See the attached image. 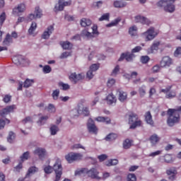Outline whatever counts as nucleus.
Returning a JSON list of instances; mask_svg holds the SVG:
<instances>
[{"mask_svg":"<svg viewBox=\"0 0 181 181\" xmlns=\"http://www.w3.org/2000/svg\"><path fill=\"white\" fill-rule=\"evenodd\" d=\"M181 106L177 109H169L168 110V118L167 124L168 127H173L175 124H177L180 121Z\"/></svg>","mask_w":181,"mask_h":181,"instance_id":"nucleus-1","label":"nucleus"},{"mask_svg":"<svg viewBox=\"0 0 181 181\" xmlns=\"http://www.w3.org/2000/svg\"><path fill=\"white\" fill-rule=\"evenodd\" d=\"M175 1L176 0H160L157 3V6L163 8L165 12L173 13L176 9L175 6L173 5V3L175 2Z\"/></svg>","mask_w":181,"mask_h":181,"instance_id":"nucleus-2","label":"nucleus"},{"mask_svg":"<svg viewBox=\"0 0 181 181\" xmlns=\"http://www.w3.org/2000/svg\"><path fill=\"white\" fill-rule=\"evenodd\" d=\"M129 124L131 125L130 129H135L137 127L142 125V121L138 118V115L130 113L129 115Z\"/></svg>","mask_w":181,"mask_h":181,"instance_id":"nucleus-3","label":"nucleus"},{"mask_svg":"<svg viewBox=\"0 0 181 181\" xmlns=\"http://www.w3.org/2000/svg\"><path fill=\"white\" fill-rule=\"evenodd\" d=\"M53 170H54L56 174V178L54 181L60 180L62 175H63V167H62V162L60 161V160L57 159L56 160L53 166Z\"/></svg>","mask_w":181,"mask_h":181,"instance_id":"nucleus-4","label":"nucleus"},{"mask_svg":"<svg viewBox=\"0 0 181 181\" xmlns=\"http://www.w3.org/2000/svg\"><path fill=\"white\" fill-rule=\"evenodd\" d=\"M158 35V33L155 31L154 28H150L146 32L141 34V36L145 39L146 42H149V40H153L155 37Z\"/></svg>","mask_w":181,"mask_h":181,"instance_id":"nucleus-5","label":"nucleus"},{"mask_svg":"<svg viewBox=\"0 0 181 181\" xmlns=\"http://www.w3.org/2000/svg\"><path fill=\"white\" fill-rule=\"evenodd\" d=\"M83 158V154L78 153H69L65 156L69 163H73L76 160H81Z\"/></svg>","mask_w":181,"mask_h":181,"instance_id":"nucleus-6","label":"nucleus"},{"mask_svg":"<svg viewBox=\"0 0 181 181\" xmlns=\"http://www.w3.org/2000/svg\"><path fill=\"white\" fill-rule=\"evenodd\" d=\"M71 5V1H65L64 0H59L58 4L55 5L54 11L59 12L64 9V6H70Z\"/></svg>","mask_w":181,"mask_h":181,"instance_id":"nucleus-7","label":"nucleus"},{"mask_svg":"<svg viewBox=\"0 0 181 181\" xmlns=\"http://www.w3.org/2000/svg\"><path fill=\"white\" fill-rule=\"evenodd\" d=\"M16 110V105H11L6 106L4 109L0 110V115L1 117H6L8 114H11V112H13Z\"/></svg>","mask_w":181,"mask_h":181,"instance_id":"nucleus-8","label":"nucleus"},{"mask_svg":"<svg viewBox=\"0 0 181 181\" xmlns=\"http://www.w3.org/2000/svg\"><path fill=\"white\" fill-rule=\"evenodd\" d=\"M166 175L168 176L169 180H175L176 175H177V170L175 167H171L166 170Z\"/></svg>","mask_w":181,"mask_h":181,"instance_id":"nucleus-9","label":"nucleus"},{"mask_svg":"<svg viewBox=\"0 0 181 181\" xmlns=\"http://www.w3.org/2000/svg\"><path fill=\"white\" fill-rule=\"evenodd\" d=\"M85 76L84 74H76V72L71 74L69 76V80L71 81H74V83L76 84L77 81H80V80H83Z\"/></svg>","mask_w":181,"mask_h":181,"instance_id":"nucleus-10","label":"nucleus"},{"mask_svg":"<svg viewBox=\"0 0 181 181\" xmlns=\"http://www.w3.org/2000/svg\"><path fill=\"white\" fill-rule=\"evenodd\" d=\"M125 59L127 62H132L134 59H135V54H132V52H126L121 54V57L119 59V62H122V60Z\"/></svg>","mask_w":181,"mask_h":181,"instance_id":"nucleus-11","label":"nucleus"},{"mask_svg":"<svg viewBox=\"0 0 181 181\" xmlns=\"http://www.w3.org/2000/svg\"><path fill=\"white\" fill-rule=\"evenodd\" d=\"M134 22H136V23H142V25H151L149 19L141 16H135Z\"/></svg>","mask_w":181,"mask_h":181,"instance_id":"nucleus-12","label":"nucleus"},{"mask_svg":"<svg viewBox=\"0 0 181 181\" xmlns=\"http://www.w3.org/2000/svg\"><path fill=\"white\" fill-rule=\"evenodd\" d=\"M117 93L118 94V100L120 103H125L128 98V93L121 89H117Z\"/></svg>","mask_w":181,"mask_h":181,"instance_id":"nucleus-13","label":"nucleus"},{"mask_svg":"<svg viewBox=\"0 0 181 181\" xmlns=\"http://www.w3.org/2000/svg\"><path fill=\"white\" fill-rule=\"evenodd\" d=\"M86 173L89 177H91V179H97L98 180H100V179H101V177L98 176V173H100L95 168H92L86 172Z\"/></svg>","mask_w":181,"mask_h":181,"instance_id":"nucleus-14","label":"nucleus"},{"mask_svg":"<svg viewBox=\"0 0 181 181\" xmlns=\"http://www.w3.org/2000/svg\"><path fill=\"white\" fill-rule=\"evenodd\" d=\"M173 63V61H172V58L169 57H164L160 62V67H170Z\"/></svg>","mask_w":181,"mask_h":181,"instance_id":"nucleus-15","label":"nucleus"},{"mask_svg":"<svg viewBox=\"0 0 181 181\" xmlns=\"http://www.w3.org/2000/svg\"><path fill=\"white\" fill-rule=\"evenodd\" d=\"M34 155H37L40 159H45L46 156V149L43 148H37L34 151Z\"/></svg>","mask_w":181,"mask_h":181,"instance_id":"nucleus-16","label":"nucleus"},{"mask_svg":"<svg viewBox=\"0 0 181 181\" xmlns=\"http://www.w3.org/2000/svg\"><path fill=\"white\" fill-rule=\"evenodd\" d=\"M92 33L87 31L86 30H84L82 31V35L86 36V37H93V35H97L98 32L97 31V25H93L92 27Z\"/></svg>","mask_w":181,"mask_h":181,"instance_id":"nucleus-17","label":"nucleus"},{"mask_svg":"<svg viewBox=\"0 0 181 181\" xmlns=\"http://www.w3.org/2000/svg\"><path fill=\"white\" fill-rule=\"evenodd\" d=\"M88 129L89 132H92L93 134H97V131H98L97 127L94 124V121L91 119H89L88 121Z\"/></svg>","mask_w":181,"mask_h":181,"instance_id":"nucleus-18","label":"nucleus"},{"mask_svg":"<svg viewBox=\"0 0 181 181\" xmlns=\"http://www.w3.org/2000/svg\"><path fill=\"white\" fill-rule=\"evenodd\" d=\"M54 30V28L53 27V25H49L42 35V39H49V37H50V35L53 33Z\"/></svg>","mask_w":181,"mask_h":181,"instance_id":"nucleus-19","label":"nucleus"},{"mask_svg":"<svg viewBox=\"0 0 181 181\" xmlns=\"http://www.w3.org/2000/svg\"><path fill=\"white\" fill-rule=\"evenodd\" d=\"M25 9H26V6H25L24 4H18L17 7L13 9V13H14V15L22 13V12H25Z\"/></svg>","mask_w":181,"mask_h":181,"instance_id":"nucleus-20","label":"nucleus"},{"mask_svg":"<svg viewBox=\"0 0 181 181\" xmlns=\"http://www.w3.org/2000/svg\"><path fill=\"white\" fill-rule=\"evenodd\" d=\"M106 101L109 105H112V104H115V103H117V97H115V95L111 93L107 96Z\"/></svg>","mask_w":181,"mask_h":181,"instance_id":"nucleus-21","label":"nucleus"},{"mask_svg":"<svg viewBox=\"0 0 181 181\" xmlns=\"http://www.w3.org/2000/svg\"><path fill=\"white\" fill-rule=\"evenodd\" d=\"M113 6L115 8H125V6H127V2L119 1V0H116L113 2Z\"/></svg>","mask_w":181,"mask_h":181,"instance_id":"nucleus-22","label":"nucleus"},{"mask_svg":"<svg viewBox=\"0 0 181 181\" xmlns=\"http://www.w3.org/2000/svg\"><path fill=\"white\" fill-rule=\"evenodd\" d=\"M12 60L13 63L17 66H21L23 63V58L21 55L13 57Z\"/></svg>","mask_w":181,"mask_h":181,"instance_id":"nucleus-23","label":"nucleus"},{"mask_svg":"<svg viewBox=\"0 0 181 181\" xmlns=\"http://www.w3.org/2000/svg\"><path fill=\"white\" fill-rule=\"evenodd\" d=\"M11 43H13V40L11 37L10 34H7L5 39L3 41L4 46H10Z\"/></svg>","mask_w":181,"mask_h":181,"instance_id":"nucleus-24","label":"nucleus"},{"mask_svg":"<svg viewBox=\"0 0 181 181\" xmlns=\"http://www.w3.org/2000/svg\"><path fill=\"white\" fill-rule=\"evenodd\" d=\"M60 45L62 49H64L65 50H70V49L73 47V44L69 41L61 42Z\"/></svg>","mask_w":181,"mask_h":181,"instance_id":"nucleus-25","label":"nucleus"},{"mask_svg":"<svg viewBox=\"0 0 181 181\" xmlns=\"http://www.w3.org/2000/svg\"><path fill=\"white\" fill-rule=\"evenodd\" d=\"M39 172V168L35 166H32L28 168V173L25 175V177H29L31 175H35V173Z\"/></svg>","mask_w":181,"mask_h":181,"instance_id":"nucleus-26","label":"nucleus"},{"mask_svg":"<svg viewBox=\"0 0 181 181\" xmlns=\"http://www.w3.org/2000/svg\"><path fill=\"white\" fill-rule=\"evenodd\" d=\"M149 141L151 145H156L160 141V137L158 136L157 134H153L150 136Z\"/></svg>","mask_w":181,"mask_h":181,"instance_id":"nucleus-27","label":"nucleus"},{"mask_svg":"<svg viewBox=\"0 0 181 181\" xmlns=\"http://www.w3.org/2000/svg\"><path fill=\"white\" fill-rule=\"evenodd\" d=\"M159 46H160V42H158V41L154 42L148 51L149 53H153L155 52V50L156 51L158 50Z\"/></svg>","mask_w":181,"mask_h":181,"instance_id":"nucleus-28","label":"nucleus"},{"mask_svg":"<svg viewBox=\"0 0 181 181\" xmlns=\"http://www.w3.org/2000/svg\"><path fill=\"white\" fill-rule=\"evenodd\" d=\"M95 119V121H98V122H105V124H111V119L107 117H98Z\"/></svg>","mask_w":181,"mask_h":181,"instance_id":"nucleus-29","label":"nucleus"},{"mask_svg":"<svg viewBox=\"0 0 181 181\" xmlns=\"http://www.w3.org/2000/svg\"><path fill=\"white\" fill-rule=\"evenodd\" d=\"M145 119L147 124L150 125H153V120L152 119V115H151V112H147L145 115Z\"/></svg>","mask_w":181,"mask_h":181,"instance_id":"nucleus-30","label":"nucleus"},{"mask_svg":"<svg viewBox=\"0 0 181 181\" xmlns=\"http://www.w3.org/2000/svg\"><path fill=\"white\" fill-rule=\"evenodd\" d=\"M91 25V21L90 19L87 18H82L81 20V25L83 28H86V26H90Z\"/></svg>","mask_w":181,"mask_h":181,"instance_id":"nucleus-31","label":"nucleus"},{"mask_svg":"<svg viewBox=\"0 0 181 181\" xmlns=\"http://www.w3.org/2000/svg\"><path fill=\"white\" fill-rule=\"evenodd\" d=\"M116 138H118V135H117V134L111 133L105 137V141L109 142L111 141H115Z\"/></svg>","mask_w":181,"mask_h":181,"instance_id":"nucleus-32","label":"nucleus"},{"mask_svg":"<svg viewBox=\"0 0 181 181\" xmlns=\"http://www.w3.org/2000/svg\"><path fill=\"white\" fill-rule=\"evenodd\" d=\"M49 131L51 132V135H56V134L59 132V127L55 124H52L49 128Z\"/></svg>","mask_w":181,"mask_h":181,"instance_id":"nucleus-33","label":"nucleus"},{"mask_svg":"<svg viewBox=\"0 0 181 181\" xmlns=\"http://www.w3.org/2000/svg\"><path fill=\"white\" fill-rule=\"evenodd\" d=\"M132 146V141L128 139H127L124 142H123V148L124 149H129Z\"/></svg>","mask_w":181,"mask_h":181,"instance_id":"nucleus-34","label":"nucleus"},{"mask_svg":"<svg viewBox=\"0 0 181 181\" xmlns=\"http://www.w3.org/2000/svg\"><path fill=\"white\" fill-rule=\"evenodd\" d=\"M33 83H35V81H33V79H29L27 78L24 83H23V87L25 88H29V87H30V86H32V84H33Z\"/></svg>","mask_w":181,"mask_h":181,"instance_id":"nucleus-35","label":"nucleus"},{"mask_svg":"<svg viewBox=\"0 0 181 181\" xmlns=\"http://www.w3.org/2000/svg\"><path fill=\"white\" fill-rule=\"evenodd\" d=\"M36 28H37V24H36V23H32L30 28L28 29L29 35H34V32L36 30Z\"/></svg>","mask_w":181,"mask_h":181,"instance_id":"nucleus-36","label":"nucleus"},{"mask_svg":"<svg viewBox=\"0 0 181 181\" xmlns=\"http://www.w3.org/2000/svg\"><path fill=\"white\" fill-rule=\"evenodd\" d=\"M139 93L140 97H145L146 94V87L145 86H142L139 88Z\"/></svg>","mask_w":181,"mask_h":181,"instance_id":"nucleus-37","label":"nucleus"},{"mask_svg":"<svg viewBox=\"0 0 181 181\" xmlns=\"http://www.w3.org/2000/svg\"><path fill=\"white\" fill-rule=\"evenodd\" d=\"M10 122V119H5V120H4L3 119H0V129H4V128H5L6 124H9Z\"/></svg>","mask_w":181,"mask_h":181,"instance_id":"nucleus-38","label":"nucleus"},{"mask_svg":"<svg viewBox=\"0 0 181 181\" xmlns=\"http://www.w3.org/2000/svg\"><path fill=\"white\" fill-rule=\"evenodd\" d=\"M30 156V153L29 151L25 152L21 157L20 159L22 162H25V160H28Z\"/></svg>","mask_w":181,"mask_h":181,"instance_id":"nucleus-39","label":"nucleus"},{"mask_svg":"<svg viewBox=\"0 0 181 181\" xmlns=\"http://www.w3.org/2000/svg\"><path fill=\"white\" fill-rule=\"evenodd\" d=\"M78 114H83V115L87 116L90 114V111L88 110V107H83L82 110L78 109Z\"/></svg>","mask_w":181,"mask_h":181,"instance_id":"nucleus-40","label":"nucleus"},{"mask_svg":"<svg viewBox=\"0 0 181 181\" xmlns=\"http://www.w3.org/2000/svg\"><path fill=\"white\" fill-rule=\"evenodd\" d=\"M35 18H42L43 13H42V9L40 7H35Z\"/></svg>","mask_w":181,"mask_h":181,"instance_id":"nucleus-41","label":"nucleus"},{"mask_svg":"<svg viewBox=\"0 0 181 181\" xmlns=\"http://www.w3.org/2000/svg\"><path fill=\"white\" fill-rule=\"evenodd\" d=\"M8 142L10 144L13 143V141H15V134L12 132H9L8 137L7 139Z\"/></svg>","mask_w":181,"mask_h":181,"instance_id":"nucleus-42","label":"nucleus"},{"mask_svg":"<svg viewBox=\"0 0 181 181\" xmlns=\"http://www.w3.org/2000/svg\"><path fill=\"white\" fill-rule=\"evenodd\" d=\"M138 30V28L136 26H133L129 28V33L131 35V36H135L136 35V31Z\"/></svg>","mask_w":181,"mask_h":181,"instance_id":"nucleus-43","label":"nucleus"},{"mask_svg":"<svg viewBox=\"0 0 181 181\" xmlns=\"http://www.w3.org/2000/svg\"><path fill=\"white\" fill-rule=\"evenodd\" d=\"M119 22H121V19L120 18H117L115 21H112L110 23L107 25V28H111L112 26H117V23H119Z\"/></svg>","mask_w":181,"mask_h":181,"instance_id":"nucleus-44","label":"nucleus"},{"mask_svg":"<svg viewBox=\"0 0 181 181\" xmlns=\"http://www.w3.org/2000/svg\"><path fill=\"white\" fill-rule=\"evenodd\" d=\"M115 165H118V160L117 159L110 160L107 163H106L107 166H115Z\"/></svg>","mask_w":181,"mask_h":181,"instance_id":"nucleus-45","label":"nucleus"},{"mask_svg":"<svg viewBox=\"0 0 181 181\" xmlns=\"http://www.w3.org/2000/svg\"><path fill=\"white\" fill-rule=\"evenodd\" d=\"M59 86L61 87L62 90H66L70 88V86L67 83H64L63 82H60L59 83Z\"/></svg>","mask_w":181,"mask_h":181,"instance_id":"nucleus-46","label":"nucleus"},{"mask_svg":"<svg viewBox=\"0 0 181 181\" xmlns=\"http://www.w3.org/2000/svg\"><path fill=\"white\" fill-rule=\"evenodd\" d=\"M59 95H60V90L59 89H57L54 90L52 93V98L54 100H58Z\"/></svg>","mask_w":181,"mask_h":181,"instance_id":"nucleus-47","label":"nucleus"},{"mask_svg":"<svg viewBox=\"0 0 181 181\" xmlns=\"http://www.w3.org/2000/svg\"><path fill=\"white\" fill-rule=\"evenodd\" d=\"M47 111L48 112H56V107H54V105L53 104H49L47 107Z\"/></svg>","mask_w":181,"mask_h":181,"instance_id":"nucleus-48","label":"nucleus"},{"mask_svg":"<svg viewBox=\"0 0 181 181\" xmlns=\"http://www.w3.org/2000/svg\"><path fill=\"white\" fill-rule=\"evenodd\" d=\"M11 100H12V96L11 95H5L3 98V101L6 104H8V103H11Z\"/></svg>","mask_w":181,"mask_h":181,"instance_id":"nucleus-49","label":"nucleus"},{"mask_svg":"<svg viewBox=\"0 0 181 181\" xmlns=\"http://www.w3.org/2000/svg\"><path fill=\"white\" fill-rule=\"evenodd\" d=\"M47 119H49V117L48 116H42L40 118V119L38 120L37 123L40 125H42V124L45 122L47 121Z\"/></svg>","mask_w":181,"mask_h":181,"instance_id":"nucleus-50","label":"nucleus"},{"mask_svg":"<svg viewBox=\"0 0 181 181\" xmlns=\"http://www.w3.org/2000/svg\"><path fill=\"white\" fill-rule=\"evenodd\" d=\"M6 19V14L5 13H2L0 16V26H2V25H4V22H5Z\"/></svg>","mask_w":181,"mask_h":181,"instance_id":"nucleus-51","label":"nucleus"},{"mask_svg":"<svg viewBox=\"0 0 181 181\" xmlns=\"http://www.w3.org/2000/svg\"><path fill=\"white\" fill-rule=\"evenodd\" d=\"M42 71H43V73H45V74H47L50 73V71H52V68L49 65H45L43 67Z\"/></svg>","mask_w":181,"mask_h":181,"instance_id":"nucleus-52","label":"nucleus"},{"mask_svg":"<svg viewBox=\"0 0 181 181\" xmlns=\"http://www.w3.org/2000/svg\"><path fill=\"white\" fill-rule=\"evenodd\" d=\"M164 160L166 163H170L172 162V156L170 154H166L164 156Z\"/></svg>","mask_w":181,"mask_h":181,"instance_id":"nucleus-53","label":"nucleus"},{"mask_svg":"<svg viewBox=\"0 0 181 181\" xmlns=\"http://www.w3.org/2000/svg\"><path fill=\"white\" fill-rule=\"evenodd\" d=\"M119 71V66L117 65L112 71V76H113V77H115V76L118 74Z\"/></svg>","mask_w":181,"mask_h":181,"instance_id":"nucleus-54","label":"nucleus"},{"mask_svg":"<svg viewBox=\"0 0 181 181\" xmlns=\"http://www.w3.org/2000/svg\"><path fill=\"white\" fill-rule=\"evenodd\" d=\"M108 19H110V13H107L103 14V15L99 18V21H108Z\"/></svg>","mask_w":181,"mask_h":181,"instance_id":"nucleus-55","label":"nucleus"},{"mask_svg":"<svg viewBox=\"0 0 181 181\" xmlns=\"http://www.w3.org/2000/svg\"><path fill=\"white\" fill-rule=\"evenodd\" d=\"M127 181H136V176L135 174H129L127 175Z\"/></svg>","mask_w":181,"mask_h":181,"instance_id":"nucleus-56","label":"nucleus"},{"mask_svg":"<svg viewBox=\"0 0 181 181\" xmlns=\"http://www.w3.org/2000/svg\"><path fill=\"white\" fill-rule=\"evenodd\" d=\"M150 59L148 56H142L141 57V62L143 63V64H146L148 62H149Z\"/></svg>","mask_w":181,"mask_h":181,"instance_id":"nucleus-57","label":"nucleus"},{"mask_svg":"<svg viewBox=\"0 0 181 181\" xmlns=\"http://www.w3.org/2000/svg\"><path fill=\"white\" fill-rule=\"evenodd\" d=\"M98 69H100V65L97 64H93L90 66V71H96Z\"/></svg>","mask_w":181,"mask_h":181,"instance_id":"nucleus-58","label":"nucleus"},{"mask_svg":"<svg viewBox=\"0 0 181 181\" xmlns=\"http://www.w3.org/2000/svg\"><path fill=\"white\" fill-rule=\"evenodd\" d=\"M107 87H109L110 88H111V87H112V86H114V84H115V79L114 78H110L107 81Z\"/></svg>","mask_w":181,"mask_h":181,"instance_id":"nucleus-59","label":"nucleus"},{"mask_svg":"<svg viewBox=\"0 0 181 181\" xmlns=\"http://www.w3.org/2000/svg\"><path fill=\"white\" fill-rule=\"evenodd\" d=\"M71 149H86V148L80 144H76L71 146Z\"/></svg>","mask_w":181,"mask_h":181,"instance_id":"nucleus-60","label":"nucleus"},{"mask_svg":"<svg viewBox=\"0 0 181 181\" xmlns=\"http://www.w3.org/2000/svg\"><path fill=\"white\" fill-rule=\"evenodd\" d=\"M53 168H52V166H50V165H47V166H46L45 168H44V171L46 173H47V174H49V173H52V172H53Z\"/></svg>","mask_w":181,"mask_h":181,"instance_id":"nucleus-61","label":"nucleus"},{"mask_svg":"<svg viewBox=\"0 0 181 181\" xmlns=\"http://www.w3.org/2000/svg\"><path fill=\"white\" fill-rule=\"evenodd\" d=\"M22 123L25 125V124L28 123H32V117H27L25 119L22 120Z\"/></svg>","mask_w":181,"mask_h":181,"instance_id":"nucleus-62","label":"nucleus"},{"mask_svg":"<svg viewBox=\"0 0 181 181\" xmlns=\"http://www.w3.org/2000/svg\"><path fill=\"white\" fill-rule=\"evenodd\" d=\"M107 158H108V156L105 154H102L98 156V158L99 159L100 162H104V160H105Z\"/></svg>","mask_w":181,"mask_h":181,"instance_id":"nucleus-63","label":"nucleus"},{"mask_svg":"<svg viewBox=\"0 0 181 181\" xmlns=\"http://www.w3.org/2000/svg\"><path fill=\"white\" fill-rule=\"evenodd\" d=\"M180 54H181V47H178L174 52V56L177 57V56H180Z\"/></svg>","mask_w":181,"mask_h":181,"instance_id":"nucleus-64","label":"nucleus"}]
</instances>
